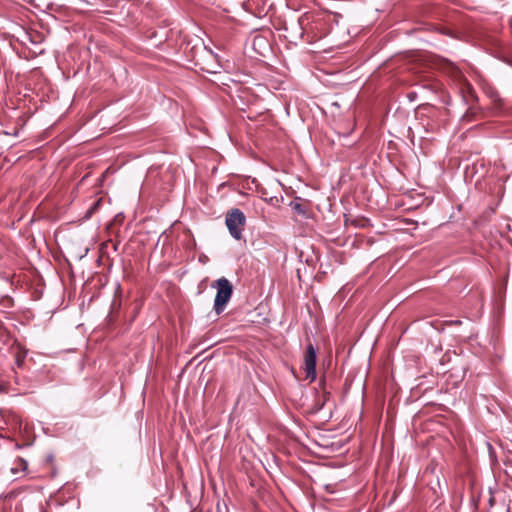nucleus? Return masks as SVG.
Listing matches in <instances>:
<instances>
[{"mask_svg": "<svg viewBox=\"0 0 512 512\" xmlns=\"http://www.w3.org/2000/svg\"><path fill=\"white\" fill-rule=\"evenodd\" d=\"M463 89L467 90V93L471 99L476 98L475 91L473 90L472 86L468 82H465Z\"/></svg>", "mask_w": 512, "mask_h": 512, "instance_id": "nucleus-6", "label": "nucleus"}, {"mask_svg": "<svg viewBox=\"0 0 512 512\" xmlns=\"http://www.w3.org/2000/svg\"><path fill=\"white\" fill-rule=\"evenodd\" d=\"M212 287L217 289L214 301V310L216 314H220L232 296L233 286L228 279L222 277L214 281L212 283Z\"/></svg>", "mask_w": 512, "mask_h": 512, "instance_id": "nucleus-1", "label": "nucleus"}, {"mask_svg": "<svg viewBox=\"0 0 512 512\" xmlns=\"http://www.w3.org/2000/svg\"><path fill=\"white\" fill-rule=\"evenodd\" d=\"M225 223L232 237L240 240L246 224L244 213L238 208L231 209L226 215Z\"/></svg>", "mask_w": 512, "mask_h": 512, "instance_id": "nucleus-2", "label": "nucleus"}, {"mask_svg": "<svg viewBox=\"0 0 512 512\" xmlns=\"http://www.w3.org/2000/svg\"><path fill=\"white\" fill-rule=\"evenodd\" d=\"M441 68L445 70L447 73H449L451 76H453L455 79H460L462 77V74L459 71V69L448 60L441 61Z\"/></svg>", "mask_w": 512, "mask_h": 512, "instance_id": "nucleus-4", "label": "nucleus"}, {"mask_svg": "<svg viewBox=\"0 0 512 512\" xmlns=\"http://www.w3.org/2000/svg\"><path fill=\"white\" fill-rule=\"evenodd\" d=\"M118 306H120V303H118L117 300L114 299L112 302V307H118Z\"/></svg>", "mask_w": 512, "mask_h": 512, "instance_id": "nucleus-8", "label": "nucleus"}, {"mask_svg": "<svg viewBox=\"0 0 512 512\" xmlns=\"http://www.w3.org/2000/svg\"><path fill=\"white\" fill-rule=\"evenodd\" d=\"M302 368L306 374V379L313 382L316 379V351L311 343L307 345Z\"/></svg>", "mask_w": 512, "mask_h": 512, "instance_id": "nucleus-3", "label": "nucleus"}, {"mask_svg": "<svg viewBox=\"0 0 512 512\" xmlns=\"http://www.w3.org/2000/svg\"><path fill=\"white\" fill-rule=\"evenodd\" d=\"M19 462H20L21 466H23V469L27 468V462L25 460L19 459Z\"/></svg>", "mask_w": 512, "mask_h": 512, "instance_id": "nucleus-7", "label": "nucleus"}, {"mask_svg": "<svg viewBox=\"0 0 512 512\" xmlns=\"http://www.w3.org/2000/svg\"><path fill=\"white\" fill-rule=\"evenodd\" d=\"M291 207L293 210H295L297 213L299 214H305L306 213V210L305 208L303 207L302 204L300 203H297V202H291Z\"/></svg>", "mask_w": 512, "mask_h": 512, "instance_id": "nucleus-5", "label": "nucleus"}]
</instances>
